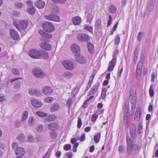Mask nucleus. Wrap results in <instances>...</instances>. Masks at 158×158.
Wrapping results in <instances>:
<instances>
[{
	"label": "nucleus",
	"instance_id": "1",
	"mask_svg": "<svg viewBox=\"0 0 158 158\" xmlns=\"http://www.w3.org/2000/svg\"><path fill=\"white\" fill-rule=\"evenodd\" d=\"M126 139L127 144V153L128 155H130L132 153V151L137 149L138 146L136 144H132V141L128 134L127 135Z\"/></svg>",
	"mask_w": 158,
	"mask_h": 158
},
{
	"label": "nucleus",
	"instance_id": "2",
	"mask_svg": "<svg viewBox=\"0 0 158 158\" xmlns=\"http://www.w3.org/2000/svg\"><path fill=\"white\" fill-rule=\"evenodd\" d=\"M33 75L36 77L43 78L46 76L44 72L41 69L39 68H35L32 70Z\"/></svg>",
	"mask_w": 158,
	"mask_h": 158
},
{
	"label": "nucleus",
	"instance_id": "3",
	"mask_svg": "<svg viewBox=\"0 0 158 158\" xmlns=\"http://www.w3.org/2000/svg\"><path fill=\"white\" fill-rule=\"evenodd\" d=\"M62 64L64 68L68 70H72L74 68L73 62L70 60H64L62 62Z\"/></svg>",
	"mask_w": 158,
	"mask_h": 158
},
{
	"label": "nucleus",
	"instance_id": "4",
	"mask_svg": "<svg viewBox=\"0 0 158 158\" xmlns=\"http://www.w3.org/2000/svg\"><path fill=\"white\" fill-rule=\"evenodd\" d=\"M43 27L44 31L48 32H52L54 30L53 24L51 22L48 21L43 23Z\"/></svg>",
	"mask_w": 158,
	"mask_h": 158
},
{
	"label": "nucleus",
	"instance_id": "5",
	"mask_svg": "<svg viewBox=\"0 0 158 158\" xmlns=\"http://www.w3.org/2000/svg\"><path fill=\"white\" fill-rule=\"evenodd\" d=\"M142 66V63L141 62H139L137 64L136 72V79L138 81L140 80L141 78V71Z\"/></svg>",
	"mask_w": 158,
	"mask_h": 158
},
{
	"label": "nucleus",
	"instance_id": "6",
	"mask_svg": "<svg viewBox=\"0 0 158 158\" xmlns=\"http://www.w3.org/2000/svg\"><path fill=\"white\" fill-rule=\"evenodd\" d=\"M29 55L32 58H39L41 57V53L35 49H32L29 51Z\"/></svg>",
	"mask_w": 158,
	"mask_h": 158
},
{
	"label": "nucleus",
	"instance_id": "7",
	"mask_svg": "<svg viewBox=\"0 0 158 158\" xmlns=\"http://www.w3.org/2000/svg\"><path fill=\"white\" fill-rule=\"evenodd\" d=\"M77 40L80 42H85L89 40V37L87 34L84 33H80L77 36Z\"/></svg>",
	"mask_w": 158,
	"mask_h": 158
},
{
	"label": "nucleus",
	"instance_id": "8",
	"mask_svg": "<svg viewBox=\"0 0 158 158\" xmlns=\"http://www.w3.org/2000/svg\"><path fill=\"white\" fill-rule=\"evenodd\" d=\"M45 18L47 20L54 22H59L60 21L59 16L56 15L51 14L46 15L45 16Z\"/></svg>",
	"mask_w": 158,
	"mask_h": 158
},
{
	"label": "nucleus",
	"instance_id": "9",
	"mask_svg": "<svg viewBox=\"0 0 158 158\" xmlns=\"http://www.w3.org/2000/svg\"><path fill=\"white\" fill-rule=\"evenodd\" d=\"M71 50L75 56L80 54V49L79 46L76 44H73L71 47Z\"/></svg>",
	"mask_w": 158,
	"mask_h": 158
},
{
	"label": "nucleus",
	"instance_id": "10",
	"mask_svg": "<svg viewBox=\"0 0 158 158\" xmlns=\"http://www.w3.org/2000/svg\"><path fill=\"white\" fill-rule=\"evenodd\" d=\"M76 61L81 64H84L86 62L85 58L82 55L80 54L75 56Z\"/></svg>",
	"mask_w": 158,
	"mask_h": 158
},
{
	"label": "nucleus",
	"instance_id": "11",
	"mask_svg": "<svg viewBox=\"0 0 158 158\" xmlns=\"http://www.w3.org/2000/svg\"><path fill=\"white\" fill-rule=\"evenodd\" d=\"M116 61V58L115 55H113V59L110 61L109 64L108 70L109 71H111L113 69L114 66L115 64Z\"/></svg>",
	"mask_w": 158,
	"mask_h": 158
},
{
	"label": "nucleus",
	"instance_id": "12",
	"mask_svg": "<svg viewBox=\"0 0 158 158\" xmlns=\"http://www.w3.org/2000/svg\"><path fill=\"white\" fill-rule=\"evenodd\" d=\"M31 102L32 105L36 108H40L43 105L40 101L34 98L31 99Z\"/></svg>",
	"mask_w": 158,
	"mask_h": 158
},
{
	"label": "nucleus",
	"instance_id": "13",
	"mask_svg": "<svg viewBox=\"0 0 158 158\" xmlns=\"http://www.w3.org/2000/svg\"><path fill=\"white\" fill-rule=\"evenodd\" d=\"M42 92L44 94L48 95L52 93L53 90L50 87L45 86L43 88Z\"/></svg>",
	"mask_w": 158,
	"mask_h": 158
},
{
	"label": "nucleus",
	"instance_id": "14",
	"mask_svg": "<svg viewBox=\"0 0 158 158\" xmlns=\"http://www.w3.org/2000/svg\"><path fill=\"white\" fill-rule=\"evenodd\" d=\"M10 35L12 39L14 40H17L19 38V35L15 30L13 29H11L10 31Z\"/></svg>",
	"mask_w": 158,
	"mask_h": 158
},
{
	"label": "nucleus",
	"instance_id": "15",
	"mask_svg": "<svg viewBox=\"0 0 158 158\" xmlns=\"http://www.w3.org/2000/svg\"><path fill=\"white\" fill-rule=\"evenodd\" d=\"M141 114V110L140 107H138L136 110L134 116L135 120L136 121H139Z\"/></svg>",
	"mask_w": 158,
	"mask_h": 158
},
{
	"label": "nucleus",
	"instance_id": "16",
	"mask_svg": "<svg viewBox=\"0 0 158 158\" xmlns=\"http://www.w3.org/2000/svg\"><path fill=\"white\" fill-rule=\"evenodd\" d=\"M72 21L75 25H80L81 22V18L78 16H76L72 19Z\"/></svg>",
	"mask_w": 158,
	"mask_h": 158
},
{
	"label": "nucleus",
	"instance_id": "17",
	"mask_svg": "<svg viewBox=\"0 0 158 158\" xmlns=\"http://www.w3.org/2000/svg\"><path fill=\"white\" fill-rule=\"evenodd\" d=\"M99 86V84L98 83L96 84L90 90L88 93L89 95H90L91 94L94 95L97 92Z\"/></svg>",
	"mask_w": 158,
	"mask_h": 158
},
{
	"label": "nucleus",
	"instance_id": "18",
	"mask_svg": "<svg viewBox=\"0 0 158 158\" xmlns=\"http://www.w3.org/2000/svg\"><path fill=\"white\" fill-rule=\"evenodd\" d=\"M15 154L18 156H23L25 153V150L21 147L18 148L15 150Z\"/></svg>",
	"mask_w": 158,
	"mask_h": 158
},
{
	"label": "nucleus",
	"instance_id": "19",
	"mask_svg": "<svg viewBox=\"0 0 158 158\" xmlns=\"http://www.w3.org/2000/svg\"><path fill=\"white\" fill-rule=\"evenodd\" d=\"M36 6L39 9L43 8L45 6V2L43 1L39 0L36 2L35 3Z\"/></svg>",
	"mask_w": 158,
	"mask_h": 158
},
{
	"label": "nucleus",
	"instance_id": "20",
	"mask_svg": "<svg viewBox=\"0 0 158 158\" xmlns=\"http://www.w3.org/2000/svg\"><path fill=\"white\" fill-rule=\"evenodd\" d=\"M40 47L42 49L48 51L51 50V45L45 42L40 44Z\"/></svg>",
	"mask_w": 158,
	"mask_h": 158
},
{
	"label": "nucleus",
	"instance_id": "21",
	"mask_svg": "<svg viewBox=\"0 0 158 158\" xmlns=\"http://www.w3.org/2000/svg\"><path fill=\"white\" fill-rule=\"evenodd\" d=\"M136 126L133 124L131 125L130 128L131 135L132 137H134L135 135Z\"/></svg>",
	"mask_w": 158,
	"mask_h": 158
},
{
	"label": "nucleus",
	"instance_id": "22",
	"mask_svg": "<svg viewBox=\"0 0 158 158\" xmlns=\"http://www.w3.org/2000/svg\"><path fill=\"white\" fill-rule=\"evenodd\" d=\"M87 47L88 51L89 53L91 54H93L94 52L93 45L90 42H88Z\"/></svg>",
	"mask_w": 158,
	"mask_h": 158
},
{
	"label": "nucleus",
	"instance_id": "23",
	"mask_svg": "<svg viewBox=\"0 0 158 158\" xmlns=\"http://www.w3.org/2000/svg\"><path fill=\"white\" fill-rule=\"evenodd\" d=\"M155 2L156 0H150L148 7V9L149 11H151L152 10Z\"/></svg>",
	"mask_w": 158,
	"mask_h": 158
},
{
	"label": "nucleus",
	"instance_id": "24",
	"mask_svg": "<svg viewBox=\"0 0 158 158\" xmlns=\"http://www.w3.org/2000/svg\"><path fill=\"white\" fill-rule=\"evenodd\" d=\"M19 24L21 28L25 30L28 26V23L27 21H21L19 22Z\"/></svg>",
	"mask_w": 158,
	"mask_h": 158
},
{
	"label": "nucleus",
	"instance_id": "25",
	"mask_svg": "<svg viewBox=\"0 0 158 158\" xmlns=\"http://www.w3.org/2000/svg\"><path fill=\"white\" fill-rule=\"evenodd\" d=\"M73 74L70 72L67 71L64 73L63 77L66 79L69 80L72 77Z\"/></svg>",
	"mask_w": 158,
	"mask_h": 158
},
{
	"label": "nucleus",
	"instance_id": "26",
	"mask_svg": "<svg viewBox=\"0 0 158 158\" xmlns=\"http://www.w3.org/2000/svg\"><path fill=\"white\" fill-rule=\"evenodd\" d=\"M58 127V125L57 124L55 123H51L48 124V128L53 131L57 129Z\"/></svg>",
	"mask_w": 158,
	"mask_h": 158
},
{
	"label": "nucleus",
	"instance_id": "27",
	"mask_svg": "<svg viewBox=\"0 0 158 158\" xmlns=\"http://www.w3.org/2000/svg\"><path fill=\"white\" fill-rule=\"evenodd\" d=\"M35 122V119L34 117H30L28 120L27 124L28 126H32L34 125Z\"/></svg>",
	"mask_w": 158,
	"mask_h": 158
},
{
	"label": "nucleus",
	"instance_id": "28",
	"mask_svg": "<svg viewBox=\"0 0 158 158\" xmlns=\"http://www.w3.org/2000/svg\"><path fill=\"white\" fill-rule=\"evenodd\" d=\"M28 112L27 110L24 111L23 114L21 121L24 122L27 118L28 116Z\"/></svg>",
	"mask_w": 158,
	"mask_h": 158
},
{
	"label": "nucleus",
	"instance_id": "29",
	"mask_svg": "<svg viewBox=\"0 0 158 158\" xmlns=\"http://www.w3.org/2000/svg\"><path fill=\"white\" fill-rule=\"evenodd\" d=\"M60 106L58 104H53L51 107L50 110L52 112H54L59 109Z\"/></svg>",
	"mask_w": 158,
	"mask_h": 158
},
{
	"label": "nucleus",
	"instance_id": "30",
	"mask_svg": "<svg viewBox=\"0 0 158 158\" xmlns=\"http://www.w3.org/2000/svg\"><path fill=\"white\" fill-rule=\"evenodd\" d=\"M101 133L99 132L94 136V140L96 143H97L99 142L101 137Z\"/></svg>",
	"mask_w": 158,
	"mask_h": 158
},
{
	"label": "nucleus",
	"instance_id": "31",
	"mask_svg": "<svg viewBox=\"0 0 158 158\" xmlns=\"http://www.w3.org/2000/svg\"><path fill=\"white\" fill-rule=\"evenodd\" d=\"M116 10L117 8L115 5H112L110 6L109 8V11L110 13H115Z\"/></svg>",
	"mask_w": 158,
	"mask_h": 158
},
{
	"label": "nucleus",
	"instance_id": "32",
	"mask_svg": "<svg viewBox=\"0 0 158 158\" xmlns=\"http://www.w3.org/2000/svg\"><path fill=\"white\" fill-rule=\"evenodd\" d=\"M56 118V116L53 114H50L46 118V121L47 122H52Z\"/></svg>",
	"mask_w": 158,
	"mask_h": 158
},
{
	"label": "nucleus",
	"instance_id": "33",
	"mask_svg": "<svg viewBox=\"0 0 158 158\" xmlns=\"http://www.w3.org/2000/svg\"><path fill=\"white\" fill-rule=\"evenodd\" d=\"M28 13L31 15H33L35 12V8L34 6L28 8Z\"/></svg>",
	"mask_w": 158,
	"mask_h": 158
},
{
	"label": "nucleus",
	"instance_id": "34",
	"mask_svg": "<svg viewBox=\"0 0 158 158\" xmlns=\"http://www.w3.org/2000/svg\"><path fill=\"white\" fill-rule=\"evenodd\" d=\"M44 129L43 126L41 124L37 125L35 128L36 130L39 132H41L43 131Z\"/></svg>",
	"mask_w": 158,
	"mask_h": 158
},
{
	"label": "nucleus",
	"instance_id": "35",
	"mask_svg": "<svg viewBox=\"0 0 158 158\" xmlns=\"http://www.w3.org/2000/svg\"><path fill=\"white\" fill-rule=\"evenodd\" d=\"M49 136L51 139H54L56 138V137L57 134L55 131H52L49 133Z\"/></svg>",
	"mask_w": 158,
	"mask_h": 158
},
{
	"label": "nucleus",
	"instance_id": "36",
	"mask_svg": "<svg viewBox=\"0 0 158 158\" xmlns=\"http://www.w3.org/2000/svg\"><path fill=\"white\" fill-rule=\"evenodd\" d=\"M35 114L41 117H44L47 115V114L44 112L40 111H37L36 112Z\"/></svg>",
	"mask_w": 158,
	"mask_h": 158
},
{
	"label": "nucleus",
	"instance_id": "37",
	"mask_svg": "<svg viewBox=\"0 0 158 158\" xmlns=\"http://www.w3.org/2000/svg\"><path fill=\"white\" fill-rule=\"evenodd\" d=\"M94 18V15L91 14H89L87 15V22H89V23H91Z\"/></svg>",
	"mask_w": 158,
	"mask_h": 158
},
{
	"label": "nucleus",
	"instance_id": "38",
	"mask_svg": "<svg viewBox=\"0 0 158 158\" xmlns=\"http://www.w3.org/2000/svg\"><path fill=\"white\" fill-rule=\"evenodd\" d=\"M17 139L21 142L23 141L25 139V137L23 134H19L16 137Z\"/></svg>",
	"mask_w": 158,
	"mask_h": 158
},
{
	"label": "nucleus",
	"instance_id": "39",
	"mask_svg": "<svg viewBox=\"0 0 158 158\" xmlns=\"http://www.w3.org/2000/svg\"><path fill=\"white\" fill-rule=\"evenodd\" d=\"M142 124L140 122L138 126L137 132L138 134H140L142 131Z\"/></svg>",
	"mask_w": 158,
	"mask_h": 158
},
{
	"label": "nucleus",
	"instance_id": "40",
	"mask_svg": "<svg viewBox=\"0 0 158 158\" xmlns=\"http://www.w3.org/2000/svg\"><path fill=\"white\" fill-rule=\"evenodd\" d=\"M102 22L100 19L98 18L96 20L95 24V26L97 27H100L101 25Z\"/></svg>",
	"mask_w": 158,
	"mask_h": 158
},
{
	"label": "nucleus",
	"instance_id": "41",
	"mask_svg": "<svg viewBox=\"0 0 158 158\" xmlns=\"http://www.w3.org/2000/svg\"><path fill=\"white\" fill-rule=\"evenodd\" d=\"M156 77V73L154 72H153L151 74V81L154 83L155 81V78Z\"/></svg>",
	"mask_w": 158,
	"mask_h": 158
},
{
	"label": "nucleus",
	"instance_id": "42",
	"mask_svg": "<svg viewBox=\"0 0 158 158\" xmlns=\"http://www.w3.org/2000/svg\"><path fill=\"white\" fill-rule=\"evenodd\" d=\"M52 2L55 3H60L62 4H64L66 0H52Z\"/></svg>",
	"mask_w": 158,
	"mask_h": 158
},
{
	"label": "nucleus",
	"instance_id": "43",
	"mask_svg": "<svg viewBox=\"0 0 158 158\" xmlns=\"http://www.w3.org/2000/svg\"><path fill=\"white\" fill-rule=\"evenodd\" d=\"M44 102L46 103H50L53 101V98L51 97H47L44 99Z\"/></svg>",
	"mask_w": 158,
	"mask_h": 158
},
{
	"label": "nucleus",
	"instance_id": "44",
	"mask_svg": "<svg viewBox=\"0 0 158 158\" xmlns=\"http://www.w3.org/2000/svg\"><path fill=\"white\" fill-rule=\"evenodd\" d=\"M27 141L31 143L35 142V138L32 135H29L27 138Z\"/></svg>",
	"mask_w": 158,
	"mask_h": 158
},
{
	"label": "nucleus",
	"instance_id": "45",
	"mask_svg": "<svg viewBox=\"0 0 158 158\" xmlns=\"http://www.w3.org/2000/svg\"><path fill=\"white\" fill-rule=\"evenodd\" d=\"M85 29L88 31L90 32H92L93 31V28L89 26L86 25H85L84 26Z\"/></svg>",
	"mask_w": 158,
	"mask_h": 158
},
{
	"label": "nucleus",
	"instance_id": "46",
	"mask_svg": "<svg viewBox=\"0 0 158 158\" xmlns=\"http://www.w3.org/2000/svg\"><path fill=\"white\" fill-rule=\"evenodd\" d=\"M106 90L105 89H103L101 94V97L103 99H104L106 96Z\"/></svg>",
	"mask_w": 158,
	"mask_h": 158
},
{
	"label": "nucleus",
	"instance_id": "47",
	"mask_svg": "<svg viewBox=\"0 0 158 158\" xmlns=\"http://www.w3.org/2000/svg\"><path fill=\"white\" fill-rule=\"evenodd\" d=\"M152 85L153 84L150 85L149 89L150 95V97H153L154 92V90L153 89Z\"/></svg>",
	"mask_w": 158,
	"mask_h": 158
},
{
	"label": "nucleus",
	"instance_id": "48",
	"mask_svg": "<svg viewBox=\"0 0 158 158\" xmlns=\"http://www.w3.org/2000/svg\"><path fill=\"white\" fill-rule=\"evenodd\" d=\"M44 37L45 38L44 40L45 41H47L48 39L52 38V36L51 34L46 33Z\"/></svg>",
	"mask_w": 158,
	"mask_h": 158
},
{
	"label": "nucleus",
	"instance_id": "49",
	"mask_svg": "<svg viewBox=\"0 0 158 158\" xmlns=\"http://www.w3.org/2000/svg\"><path fill=\"white\" fill-rule=\"evenodd\" d=\"M71 148V145L70 144H66L64 145L63 148L64 150L68 151Z\"/></svg>",
	"mask_w": 158,
	"mask_h": 158
},
{
	"label": "nucleus",
	"instance_id": "50",
	"mask_svg": "<svg viewBox=\"0 0 158 158\" xmlns=\"http://www.w3.org/2000/svg\"><path fill=\"white\" fill-rule=\"evenodd\" d=\"M120 40V36L119 35H117L116 37L115 38V45H118L119 42Z\"/></svg>",
	"mask_w": 158,
	"mask_h": 158
},
{
	"label": "nucleus",
	"instance_id": "51",
	"mask_svg": "<svg viewBox=\"0 0 158 158\" xmlns=\"http://www.w3.org/2000/svg\"><path fill=\"white\" fill-rule=\"evenodd\" d=\"M118 150L120 153L124 152L125 151V147L123 145L119 146Z\"/></svg>",
	"mask_w": 158,
	"mask_h": 158
},
{
	"label": "nucleus",
	"instance_id": "52",
	"mask_svg": "<svg viewBox=\"0 0 158 158\" xmlns=\"http://www.w3.org/2000/svg\"><path fill=\"white\" fill-rule=\"evenodd\" d=\"M12 73L15 75H18L19 73V71L17 69L14 68L12 69Z\"/></svg>",
	"mask_w": 158,
	"mask_h": 158
},
{
	"label": "nucleus",
	"instance_id": "53",
	"mask_svg": "<svg viewBox=\"0 0 158 158\" xmlns=\"http://www.w3.org/2000/svg\"><path fill=\"white\" fill-rule=\"evenodd\" d=\"M72 99L71 98H69L67 100V105L68 106V107L69 108L70 107L71 104L72 102Z\"/></svg>",
	"mask_w": 158,
	"mask_h": 158
},
{
	"label": "nucleus",
	"instance_id": "54",
	"mask_svg": "<svg viewBox=\"0 0 158 158\" xmlns=\"http://www.w3.org/2000/svg\"><path fill=\"white\" fill-rule=\"evenodd\" d=\"M98 117V115L95 113L93 114L91 117V121L92 122L95 121Z\"/></svg>",
	"mask_w": 158,
	"mask_h": 158
},
{
	"label": "nucleus",
	"instance_id": "55",
	"mask_svg": "<svg viewBox=\"0 0 158 158\" xmlns=\"http://www.w3.org/2000/svg\"><path fill=\"white\" fill-rule=\"evenodd\" d=\"M41 57L44 58H47L48 57V53L46 52H43L41 53Z\"/></svg>",
	"mask_w": 158,
	"mask_h": 158
},
{
	"label": "nucleus",
	"instance_id": "56",
	"mask_svg": "<svg viewBox=\"0 0 158 158\" xmlns=\"http://www.w3.org/2000/svg\"><path fill=\"white\" fill-rule=\"evenodd\" d=\"M82 124V123L81 119L80 118H78L77 125V127L78 128L80 129L81 127Z\"/></svg>",
	"mask_w": 158,
	"mask_h": 158
},
{
	"label": "nucleus",
	"instance_id": "57",
	"mask_svg": "<svg viewBox=\"0 0 158 158\" xmlns=\"http://www.w3.org/2000/svg\"><path fill=\"white\" fill-rule=\"evenodd\" d=\"M51 153V150L48 149L46 152L45 155L43 156V158H48V157Z\"/></svg>",
	"mask_w": 158,
	"mask_h": 158
},
{
	"label": "nucleus",
	"instance_id": "58",
	"mask_svg": "<svg viewBox=\"0 0 158 158\" xmlns=\"http://www.w3.org/2000/svg\"><path fill=\"white\" fill-rule=\"evenodd\" d=\"M26 3L28 6V8L34 6L32 1L29 0L27 1Z\"/></svg>",
	"mask_w": 158,
	"mask_h": 158
},
{
	"label": "nucleus",
	"instance_id": "59",
	"mask_svg": "<svg viewBox=\"0 0 158 158\" xmlns=\"http://www.w3.org/2000/svg\"><path fill=\"white\" fill-rule=\"evenodd\" d=\"M21 123L19 120H16L15 122V127H18L20 126Z\"/></svg>",
	"mask_w": 158,
	"mask_h": 158
},
{
	"label": "nucleus",
	"instance_id": "60",
	"mask_svg": "<svg viewBox=\"0 0 158 158\" xmlns=\"http://www.w3.org/2000/svg\"><path fill=\"white\" fill-rule=\"evenodd\" d=\"M42 138L40 136H37L35 138V142H38L41 141Z\"/></svg>",
	"mask_w": 158,
	"mask_h": 158
},
{
	"label": "nucleus",
	"instance_id": "61",
	"mask_svg": "<svg viewBox=\"0 0 158 158\" xmlns=\"http://www.w3.org/2000/svg\"><path fill=\"white\" fill-rule=\"evenodd\" d=\"M73 144V151L74 152H75L77 150L76 148L78 146V143L77 142Z\"/></svg>",
	"mask_w": 158,
	"mask_h": 158
},
{
	"label": "nucleus",
	"instance_id": "62",
	"mask_svg": "<svg viewBox=\"0 0 158 158\" xmlns=\"http://www.w3.org/2000/svg\"><path fill=\"white\" fill-rule=\"evenodd\" d=\"M95 74L94 73V72L92 73L91 75V76L89 78V82H90V83H92V82L93 81V79L94 77Z\"/></svg>",
	"mask_w": 158,
	"mask_h": 158
},
{
	"label": "nucleus",
	"instance_id": "63",
	"mask_svg": "<svg viewBox=\"0 0 158 158\" xmlns=\"http://www.w3.org/2000/svg\"><path fill=\"white\" fill-rule=\"evenodd\" d=\"M20 82L19 81H17L15 82V86L16 88H18L20 86Z\"/></svg>",
	"mask_w": 158,
	"mask_h": 158
},
{
	"label": "nucleus",
	"instance_id": "64",
	"mask_svg": "<svg viewBox=\"0 0 158 158\" xmlns=\"http://www.w3.org/2000/svg\"><path fill=\"white\" fill-rule=\"evenodd\" d=\"M13 14L15 17H19L20 16V13L17 11H14Z\"/></svg>",
	"mask_w": 158,
	"mask_h": 158
}]
</instances>
